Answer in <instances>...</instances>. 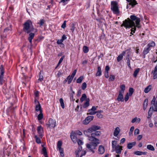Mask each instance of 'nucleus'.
Here are the masks:
<instances>
[{
	"mask_svg": "<svg viewBox=\"0 0 157 157\" xmlns=\"http://www.w3.org/2000/svg\"><path fill=\"white\" fill-rule=\"evenodd\" d=\"M130 19L128 18L127 19H126L124 21H123V24L121 25V26H124L125 28H131L133 26L134 27L132 28L131 29V33L133 34L132 33L133 32V33L135 32V30H136V26L134 21H135L136 24V27L137 28H140V20L139 18L136 17V16L132 15L130 17Z\"/></svg>",
	"mask_w": 157,
	"mask_h": 157,
	"instance_id": "1",
	"label": "nucleus"
},
{
	"mask_svg": "<svg viewBox=\"0 0 157 157\" xmlns=\"http://www.w3.org/2000/svg\"><path fill=\"white\" fill-rule=\"evenodd\" d=\"M101 133L100 131L96 132L94 133H91V136L88 137V140L92 142L86 144V146L93 153L95 152L94 150L95 149L98 145L100 144L99 140L95 137L100 136Z\"/></svg>",
	"mask_w": 157,
	"mask_h": 157,
	"instance_id": "2",
	"label": "nucleus"
},
{
	"mask_svg": "<svg viewBox=\"0 0 157 157\" xmlns=\"http://www.w3.org/2000/svg\"><path fill=\"white\" fill-rule=\"evenodd\" d=\"M35 29L32 25V23L30 20H28L24 24L23 30L27 33L34 31Z\"/></svg>",
	"mask_w": 157,
	"mask_h": 157,
	"instance_id": "3",
	"label": "nucleus"
},
{
	"mask_svg": "<svg viewBox=\"0 0 157 157\" xmlns=\"http://www.w3.org/2000/svg\"><path fill=\"white\" fill-rule=\"evenodd\" d=\"M100 127L99 126L94 125L92 126L89 128L87 130L84 131V134L88 137L91 136L89 133L92 132L93 131H95L96 130L100 129Z\"/></svg>",
	"mask_w": 157,
	"mask_h": 157,
	"instance_id": "4",
	"label": "nucleus"
},
{
	"mask_svg": "<svg viewBox=\"0 0 157 157\" xmlns=\"http://www.w3.org/2000/svg\"><path fill=\"white\" fill-rule=\"evenodd\" d=\"M111 9L115 14H117L119 13L117 3L115 1L111 2Z\"/></svg>",
	"mask_w": 157,
	"mask_h": 157,
	"instance_id": "5",
	"label": "nucleus"
},
{
	"mask_svg": "<svg viewBox=\"0 0 157 157\" xmlns=\"http://www.w3.org/2000/svg\"><path fill=\"white\" fill-rule=\"evenodd\" d=\"M48 127L50 128H54L56 125V122L55 120L50 118L47 124Z\"/></svg>",
	"mask_w": 157,
	"mask_h": 157,
	"instance_id": "6",
	"label": "nucleus"
},
{
	"mask_svg": "<svg viewBox=\"0 0 157 157\" xmlns=\"http://www.w3.org/2000/svg\"><path fill=\"white\" fill-rule=\"evenodd\" d=\"M94 118L93 116H89L87 117L85 120L83 121V123L84 124H88L90 121L92 120Z\"/></svg>",
	"mask_w": 157,
	"mask_h": 157,
	"instance_id": "7",
	"label": "nucleus"
},
{
	"mask_svg": "<svg viewBox=\"0 0 157 157\" xmlns=\"http://www.w3.org/2000/svg\"><path fill=\"white\" fill-rule=\"evenodd\" d=\"M155 101L156 98L155 96H154L152 100L151 101V104L153 105L154 107V108H153V110H151L152 111H154L157 112V102H155Z\"/></svg>",
	"mask_w": 157,
	"mask_h": 157,
	"instance_id": "8",
	"label": "nucleus"
},
{
	"mask_svg": "<svg viewBox=\"0 0 157 157\" xmlns=\"http://www.w3.org/2000/svg\"><path fill=\"white\" fill-rule=\"evenodd\" d=\"M71 137L72 141L74 143H76L77 141V136L76 135L75 133L73 131L71 133Z\"/></svg>",
	"mask_w": 157,
	"mask_h": 157,
	"instance_id": "9",
	"label": "nucleus"
},
{
	"mask_svg": "<svg viewBox=\"0 0 157 157\" xmlns=\"http://www.w3.org/2000/svg\"><path fill=\"white\" fill-rule=\"evenodd\" d=\"M122 147L120 146L119 145H117V147L112 150L113 151H116V153L119 154H121V151L122 150Z\"/></svg>",
	"mask_w": 157,
	"mask_h": 157,
	"instance_id": "10",
	"label": "nucleus"
},
{
	"mask_svg": "<svg viewBox=\"0 0 157 157\" xmlns=\"http://www.w3.org/2000/svg\"><path fill=\"white\" fill-rule=\"evenodd\" d=\"M37 132L39 134V136L42 138L43 136V130L41 126H39L37 129Z\"/></svg>",
	"mask_w": 157,
	"mask_h": 157,
	"instance_id": "11",
	"label": "nucleus"
},
{
	"mask_svg": "<svg viewBox=\"0 0 157 157\" xmlns=\"http://www.w3.org/2000/svg\"><path fill=\"white\" fill-rule=\"evenodd\" d=\"M124 94L119 93V94L117 98V100L119 102H123L124 101L123 94Z\"/></svg>",
	"mask_w": 157,
	"mask_h": 157,
	"instance_id": "12",
	"label": "nucleus"
},
{
	"mask_svg": "<svg viewBox=\"0 0 157 157\" xmlns=\"http://www.w3.org/2000/svg\"><path fill=\"white\" fill-rule=\"evenodd\" d=\"M126 1L129 2L128 5L131 6L132 7H133L134 6L137 4L135 0H126Z\"/></svg>",
	"mask_w": 157,
	"mask_h": 157,
	"instance_id": "13",
	"label": "nucleus"
},
{
	"mask_svg": "<svg viewBox=\"0 0 157 157\" xmlns=\"http://www.w3.org/2000/svg\"><path fill=\"white\" fill-rule=\"evenodd\" d=\"M105 151V149L104 146L102 145H100L98 148V153L102 154L104 153Z\"/></svg>",
	"mask_w": 157,
	"mask_h": 157,
	"instance_id": "14",
	"label": "nucleus"
},
{
	"mask_svg": "<svg viewBox=\"0 0 157 157\" xmlns=\"http://www.w3.org/2000/svg\"><path fill=\"white\" fill-rule=\"evenodd\" d=\"M82 147H79L77 151H75V154L76 156V157H80V155L81 154V151L82 150Z\"/></svg>",
	"mask_w": 157,
	"mask_h": 157,
	"instance_id": "15",
	"label": "nucleus"
},
{
	"mask_svg": "<svg viewBox=\"0 0 157 157\" xmlns=\"http://www.w3.org/2000/svg\"><path fill=\"white\" fill-rule=\"evenodd\" d=\"M147 153L146 151H136L134 152V154L137 155H146Z\"/></svg>",
	"mask_w": 157,
	"mask_h": 157,
	"instance_id": "16",
	"label": "nucleus"
},
{
	"mask_svg": "<svg viewBox=\"0 0 157 157\" xmlns=\"http://www.w3.org/2000/svg\"><path fill=\"white\" fill-rule=\"evenodd\" d=\"M29 36L28 40L31 44L32 45V40L34 37L35 34L34 33H29Z\"/></svg>",
	"mask_w": 157,
	"mask_h": 157,
	"instance_id": "17",
	"label": "nucleus"
},
{
	"mask_svg": "<svg viewBox=\"0 0 157 157\" xmlns=\"http://www.w3.org/2000/svg\"><path fill=\"white\" fill-rule=\"evenodd\" d=\"M120 90L119 91V93L124 94L125 90V87L124 84H122L120 85Z\"/></svg>",
	"mask_w": 157,
	"mask_h": 157,
	"instance_id": "18",
	"label": "nucleus"
},
{
	"mask_svg": "<svg viewBox=\"0 0 157 157\" xmlns=\"http://www.w3.org/2000/svg\"><path fill=\"white\" fill-rule=\"evenodd\" d=\"M125 52L124 51L122 52L121 54L120 55L117 57V60L118 62H120L122 60L123 58V56L125 55Z\"/></svg>",
	"mask_w": 157,
	"mask_h": 157,
	"instance_id": "19",
	"label": "nucleus"
},
{
	"mask_svg": "<svg viewBox=\"0 0 157 157\" xmlns=\"http://www.w3.org/2000/svg\"><path fill=\"white\" fill-rule=\"evenodd\" d=\"M120 132V129L119 127L116 128L113 133V135L115 136H117Z\"/></svg>",
	"mask_w": 157,
	"mask_h": 157,
	"instance_id": "20",
	"label": "nucleus"
},
{
	"mask_svg": "<svg viewBox=\"0 0 157 157\" xmlns=\"http://www.w3.org/2000/svg\"><path fill=\"white\" fill-rule=\"evenodd\" d=\"M136 144L135 142L129 143L127 145V148L128 149H131L133 146H135Z\"/></svg>",
	"mask_w": 157,
	"mask_h": 157,
	"instance_id": "21",
	"label": "nucleus"
},
{
	"mask_svg": "<svg viewBox=\"0 0 157 157\" xmlns=\"http://www.w3.org/2000/svg\"><path fill=\"white\" fill-rule=\"evenodd\" d=\"M151 110H153V106H151L148 112V116H147V118H149L151 117V116L152 113V111Z\"/></svg>",
	"mask_w": 157,
	"mask_h": 157,
	"instance_id": "22",
	"label": "nucleus"
},
{
	"mask_svg": "<svg viewBox=\"0 0 157 157\" xmlns=\"http://www.w3.org/2000/svg\"><path fill=\"white\" fill-rule=\"evenodd\" d=\"M148 105V100L147 99H146L144 101L143 104V109L144 110H145Z\"/></svg>",
	"mask_w": 157,
	"mask_h": 157,
	"instance_id": "23",
	"label": "nucleus"
},
{
	"mask_svg": "<svg viewBox=\"0 0 157 157\" xmlns=\"http://www.w3.org/2000/svg\"><path fill=\"white\" fill-rule=\"evenodd\" d=\"M35 102H37L38 103V104H37L36 106V110L37 111H38L40 110V109H41L40 105L38 101H36L35 100Z\"/></svg>",
	"mask_w": 157,
	"mask_h": 157,
	"instance_id": "24",
	"label": "nucleus"
},
{
	"mask_svg": "<svg viewBox=\"0 0 157 157\" xmlns=\"http://www.w3.org/2000/svg\"><path fill=\"white\" fill-rule=\"evenodd\" d=\"M101 74V67L99 66L98 67L97 72L96 74V76H100Z\"/></svg>",
	"mask_w": 157,
	"mask_h": 157,
	"instance_id": "25",
	"label": "nucleus"
},
{
	"mask_svg": "<svg viewBox=\"0 0 157 157\" xmlns=\"http://www.w3.org/2000/svg\"><path fill=\"white\" fill-rule=\"evenodd\" d=\"M112 150L114 149L115 148L117 147V142L115 140H113L112 141Z\"/></svg>",
	"mask_w": 157,
	"mask_h": 157,
	"instance_id": "26",
	"label": "nucleus"
},
{
	"mask_svg": "<svg viewBox=\"0 0 157 157\" xmlns=\"http://www.w3.org/2000/svg\"><path fill=\"white\" fill-rule=\"evenodd\" d=\"M127 52L126 58H130V56L131 54V52L130 49H127L126 51Z\"/></svg>",
	"mask_w": 157,
	"mask_h": 157,
	"instance_id": "27",
	"label": "nucleus"
},
{
	"mask_svg": "<svg viewBox=\"0 0 157 157\" xmlns=\"http://www.w3.org/2000/svg\"><path fill=\"white\" fill-rule=\"evenodd\" d=\"M151 50V48L150 47H147V48H145L144 50L143 53L144 55H146L149 52V51Z\"/></svg>",
	"mask_w": 157,
	"mask_h": 157,
	"instance_id": "28",
	"label": "nucleus"
},
{
	"mask_svg": "<svg viewBox=\"0 0 157 157\" xmlns=\"http://www.w3.org/2000/svg\"><path fill=\"white\" fill-rule=\"evenodd\" d=\"M147 148L149 150L151 151H154L155 150V149L154 147L150 144L148 145L147 146Z\"/></svg>",
	"mask_w": 157,
	"mask_h": 157,
	"instance_id": "29",
	"label": "nucleus"
},
{
	"mask_svg": "<svg viewBox=\"0 0 157 157\" xmlns=\"http://www.w3.org/2000/svg\"><path fill=\"white\" fill-rule=\"evenodd\" d=\"M89 101V99H86V102L84 103L83 105V108H86L90 104Z\"/></svg>",
	"mask_w": 157,
	"mask_h": 157,
	"instance_id": "30",
	"label": "nucleus"
},
{
	"mask_svg": "<svg viewBox=\"0 0 157 157\" xmlns=\"http://www.w3.org/2000/svg\"><path fill=\"white\" fill-rule=\"evenodd\" d=\"M151 85H149L145 89L144 92L145 93H147L151 90Z\"/></svg>",
	"mask_w": 157,
	"mask_h": 157,
	"instance_id": "31",
	"label": "nucleus"
},
{
	"mask_svg": "<svg viewBox=\"0 0 157 157\" xmlns=\"http://www.w3.org/2000/svg\"><path fill=\"white\" fill-rule=\"evenodd\" d=\"M4 71L2 65L0 67V76H4Z\"/></svg>",
	"mask_w": 157,
	"mask_h": 157,
	"instance_id": "32",
	"label": "nucleus"
},
{
	"mask_svg": "<svg viewBox=\"0 0 157 157\" xmlns=\"http://www.w3.org/2000/svg\"><path fill=\"white\" fill-rule=\"evenodd\" d=\"M86 94H82V96L80 98L81 102H83V101L86 99Z\"/></svg>",
	"mask_w": 157,
	"mask_h": 157,
	"instance_id": "33",
	"label": "nucleus"
},
{
	"mask_svg": "<svg viewBox=\"0 0 157 157\" xmlns=\"http://www.w3.org/2000/svg\"><path fill=\"white\" fill-rule=\"evenodd\" d=\"M59 102L60 103V105L63 109L64 108V104L63 102V100L62 98H61L59 99Z\"/></svg>",
	"mask_w": 157,
	"mask_h": 157,
	"instance_id": "34",
	"label": "nucleus"
},
{
	"mask_svg": "<svg viewBox=\"0 0 157 157\" xmlns=\"http://www.w3.org/2000/svg\"><path fill=\"white\" fill-rule=\"evenodd\" d=\"M84 77L83 76H80L77 80V82L78 83H80L83 79Z\"/></svg>",
	"mask_w": 157,
	"mask_h": 157,
	"instance_id": "35",
	"label": "nucleus"
},
{
	"mask_svg": "<svg viewBox=\"0 0 157 157\" xmlns=\"http://www.w3.org/2000/svg\"><path fill=\"white\" fill-rule=\"evenodd\" d=\"M155 45V43L153 41H151L150 43H149L147 46L150 48L151 47H153Z\"/></svg>",
	"mask_w": 157,
	"mask_h": 157,
	"instance_id": "36",
	"label": "nucleus"
},
{
	"mask_svg": "<svg viewBox=\"0 0 157 157\" xmlns=\"http://www.w3.org/2000/svg\"><path fill=\"white\" fill-rule=\"evenodd\" d=\"M43 115L42 113V112L41 111H40V113L39 114L37 117L38 119L39 120H41L43 118Z\"/></svg>",
	"mask_w": 157,
	"mask_h": 157,
	"instance_id": "37",
	"label": "nucleus"
},
{
	"mask_svg": "<svg viewBox=\"0 0 157 157\" xmlns=\"http://www.w3.org/2000/svg\"><path fill=\"white\" fill-rule=\"evenodd\" d=\"M62 145V143L61 141H59L57 143V147L59 149H61V146Z\"/></svg>",
	"mask_w": 157,
	"mask_h": 157,
	"instance_id": "38",
	"label": "nucleus"
},
{
	"mask_svg": "<svg viewBox=\"0 0 157 157\" xmlns=\"http://www.w3.org/2000/svg\"><path fill=\"white\" fill-rule=\"evenodd\" d=\"M83 51L85 53H86L88 52L89 49L86 46H84L83 48Z\"/></svg>",
	"mask_w": 157,
	"mask_h": 157,
	"instance_id": "39",
	"label": "nucleus"
},
{
	"mask_svg": "<svg viewBox=\"0 0 157 157\" xmlns=\"http://www.w3.org/2000/svg\"><path fill=\"white\" fill-rule=\"evenodd\" d=\"M140 71L139 68H137L135 71H134L133 74V75L134 77H136L137 76V74L139 73Z\"/></svg>",
	"mask_w": 157,
	"mask_h": 157,
	"instance_id": "40",
	"label": "nucleus"
},
{
	"mask_svg": "<svg viewBox=\"0 0 157 157\" xmlns=\"http://www.w3.org/2000/svg\"><path fill=\"white\" fill-rule=\"evenodd\" d=\"M59 153L60 155L62 157H63L64 156V154L63 153V148L59 149Z\"/></svg>",
	"mask_w": 157,
	"mask_h": 157,
	"instance_id": "41",
	"label": "nucleus"
},
{
	"mask_svg": "<svg viewBox=\"0 0 157 157\" xmlns=\"http://www.w3.org/2000/svg\"><path fill=\"white\" fill-rule=\"evenodd\" d=\"M35 138L36 140V142L38 144H40L41 143V140L39 138H38L37 136H35Z\"/></svg>",
	"mask_w": 157,
	"mask_h": 157,
	"instance_id": "42",
	"label": "nucleus"
},
{
	"mask_svg": "<svg viewBox=\"0 0 157 157\" xmlns=\"http://www.w3.org/2000/svg\"><path fill=\"white\" fill-rule=\"evenodd\" d=\"M4 76H0V84L2 85L4 82V80L3 79Z\"/></svg>",
	"mask_w": 157,
	"mask_h": 157,
	"instance_id": "43",
	"label": "nucleus"
},
{
	"mask_svg": "<svg viewBox=\"0 0 157 157\" xmlns=\"http://www.w3.org/2000/svg\"><path fill=\"white\" fill-rule=\"evenodd\" d=\"M45 22V21L44 19H41L38 24H39V25L41 26L43 25L44 24Z\"/></svg>",
	"mask_w": 157,
	"mask_h": 157,
	"instance_id": "44",
	"label": "nucleus"
},
{
	"mask_svg": "<svg viewBox=\"0 0 157 157\" xmlns=\"http://www.w3.org/2000/svg\"><path fill=\"white\" fill-rule=\"evenodd\" d=\"M73 79V78H71V77H70V76H69L67 78L66 80H67V79H68V84H69L71 83Z\"/></svg>",
	"mask_w": 157,
	"mask_h": 157,
	"instance_id": "45",
	"label": "nucleus"
},
{
	"mask_svg": "<svg viewBox=\"0 0 157 157\" xmlns=\"http://www.w3.org/2000/svg\"><path fill=\"white\" fill-rule=\"evenodd\" d=\"M134 92V90L133 88H130L129 89V96H131Z\"/></svg>",
	"mask_w": 157,
	"mask_h": 157,
	"instance_id": "46",
	"label": "nucleus"
},
{
	"mask_svg": "<svg viewBox=\"0 0 157 157\" xmlns=\"http://www.w3.org/2000/svg\"><path fill=\"white\" fill-rule=\"evenodd\" d=\"M63 41L61 39L60 40H58L57 41V43L58 44H61V45H62L63 46H64V44L62 43V42H63Z\"/></svg>",
	"mask_w": 157,
	"mask_h": 157,
	"instance_id": "47",
	"label": "nucleus"
},
{
	"mask_svg": "<svg viewBox=\"0 0 157 157\" xmlns=\"http://www.w3.org/2000/svg\"><path fill=\"white\" fill-rule=\"evenodd\" d=\"M42 151L44 155H47V150L46 148L44 147H43L42 148Z\"/></svg>",
	"mask_w": 157,
	"mask_h": 157,
	"instance_id": "48",
	"label": "nucleus"
},
{
	"mask_svg": "<svg viewBox=\"0 0 157 157\" xmlns=\"http://www.w3.org/2000/svg\"><path fill=\"white\" fill-rule=\"evenodd\" d=\"M86 87V82H83L82 85V88L83 90H84Z\"/></svg>",
	"mask_w": 157,
	"mask_h": 157,
	"instance_id": "49",
	"label": "nucleus"
},
{
	"mask_svg": "<svg viewBox=\"0 0 157 157\" xmlns=\"http://www.w3.org/2000/svg\"><path fill=\"white\" fill-rule=\"evenodd\" d=\"M115 78V76L112 75H111L110 76V77L109 78V80L113 81Z\"/></svg>",
	"mask_w": 157,
	"mask_h": 157,
	"instance_id": "50",
	"label": "nucleus"
},
{
	"mask_svg": "<svg viewBox=\"0 0 157 157\" xmlns=\"http://www.w3.org/2000/svg\"><path fill=\"white\" fill-rule=\"evenodd\" d=\"M75 25L74 23H72L71 25V31H72V32L73 33L74 32V31L75 30Z\"/></svg>",
	"mask_w": 157,
	"mask_h": 157,
	"instance_id": "51",
	"label": "nucleus"
},
{
	"mask_svg": "<svg viewBox=\"0 0 157 157\" xmlns=\"http://www.w3.org/2000/svg\"><path fill=\"white\" fill-rule=\"evenodd\" d=\"M75 133L76 135L77 136V135H78L79 136H81L82 135V133L80 131H76L75 132H74Z\"/></svg>",
	"mask_w": 157,
	"mask_h": 157,
	"instance_id": "52",
	"label": "nucleus"
},
{
	"mask_svg": "<svg viewBox=\"0 0 157 157\" xmlns=\"http://www.w3.org/2000/svg\"><path fill=\"white\" fill-rule=\"evenodd\" d=\"M98 107V106H97L96 107L93 106L92 107V108L91 109H90L88 110V111H94L97 109V108Z\"/></svg>",
	"mask_w": 157,
	"mask_h": 157,
	"instance_id": "53",
	"label": "nucleus"
},
{
	"mask_svg": "<svg viewBox=\"0 0 157 157\" xmlns=\"http://www.w3.org/2000/svg\"><path fill=\"white\" fill-rule=\"evenodd\" d=\"M129 95L128 93H127V94H126L124 98V99L125 100V101L126 102L129 99Z\"/></svg>",
	"mask_w": 157,
	"mask_h": 157,
	"instance_id": "54",
	"label": "nucleus"
},
{
	"mask_svg": "<svg viewBox=\"0 0 157 157\" xmlns=\"http://www.w3.org/2000/svg\"><path fill=\"white\" fill-rule=\"evenodd\" d=\"M81 154L80 155V157H82L83 156L85 155L86 153V151H81Z\"/></svg>",
	"mask_w": 157,
	"mask_h": 157,
	"instance_id": "55",
	"label": "nucleus"
},
{
	"mask_svg": "<svg viewBox=\"0 0 157 157\" xmlns=\"http://www.w3.org/2000/svg\"><path fill=\"white\" fill-rule=\"evenodd\" d=\"M89 113H87V115L89 114V115H94L96 113V112L93 111H89Z\"/></svg>",
	"mask_w": 157,
	"mask_h": 157,
	"instance_id": "56",
	"label": "nucleus"
},
{
	"mask_svg": "<svg viewBox=\"0 0 157 157\" xmlns=\"http://www.w3.org/2000/svg\"><path fill=\"white\" fill-rule=\"evenodd\" d=\"M67 21H64L63 23V24L61 25V27L62 28L64 29L66 27V24Z\"/></svg>",
	"mask_w": 157,
	"mask_h": 157,
	"instance_id": "57",
	"label": "nucleus"
},
{
	"mask_svg": "<svg viewBox=\"0 0 157 157\" xmlns=\"http://www.w3.org/2000/svg\"><path fill=\"white\" fill-rule=\"evenodd\" d=\"M127 60V64L128 67H130V58H126Z\"/></svg>",
	"mask_w": 157,
	"mask_h": 157,
	"instance_id": "58",
	"label": "nucleus"
},
{
	"mask_svg": "<svg viewBox=\"0 0 157 157\" xmlns=\"http://www.w3.org/2000/svg\"><path fill=\"white\" fill-rule=\"evenodd\" d=\"M62 74V71L60 70L58 71V73L57 74V76L59 77Z\"/></svg>",
	"mask_w": 157,
	"mask_h": 157,
	"instance_id": "59",
	"label": "nucleus"
},
{
	"mask_svg": "<svg viewBox=\"0 0 157 157\" xmlns=\"http://www.w3.org/2000/svg\"><path fill=\"white\" fill-rule=\"evenodd\" d=\"M139 133V130L138 128H136L135 129L134 131V134H138Z\"/></svg>",
	"mask_w": 157,
	"mask_h": 157,
	"instance_id": "60",
	"label": "nucleus"
},
{
	"mask_svg": "<svg viewBox=\"0 0 157 157\" xmlns=\"http://www.w3.org/2000/svg\"><path fill=\"white\" fill-rule=\"evenodd\" d=\"M77 142L78 144L79 145H82L83 144V142L80 140H77Z\"/></svg>",
	"mask_w": 157,
	"mask_h": 157,
	"instance_id": "61",
	"label": "nucleus"
},
{
	"mask_svg": "<svg viewBox=\"0 0 157 157\" xmlns=\"http://www.w3.org/2000/svg\"><path fill=\"white\" fill-rule=\"evenodd\" d=\"M43 77L42 75H39V78L38 79V81H41L43 80Z\"/></svg>",
	"mask_w": 157,
	"mask_h": 157,
	"instance_id": "62",
	"label": "nucleus"
},
{
	"mask_svg": "<svg viewBox=\"0 0 157 157\" xmlns=\"http://www.w3.org/2000/svg\"><path fill=\"white\" fill-rule=\"evenodd\" d=\"M67 38V37L65 35H63L61 39L63 40V41L64 40L66 39Z\"/></svg>",
	"mask_w": 157,
	"mask_h": 157,
	"instance_id": "63",
	"label": "nucleus"
},
{
	"mask_svg": "<svg viewBox=\"0 0 157 157\" xmlns=\"http://www.w3.org/2000/svg\"><path fill=\"white\" fill-rule=\"evenodd\" d=\"M153 77L154 79L157 78V72L154 73Z\"/></svg>",
	"mask_w": 157,
	"mask_h": 157,
	"instance_id": "64",
	"label": "nucleus"
}]
</instances>
